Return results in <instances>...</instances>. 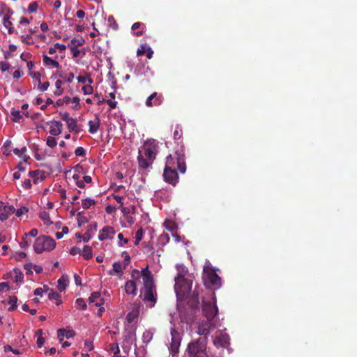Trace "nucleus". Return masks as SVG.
I'll list each match as a JSON object with an SVG mask.
<instances>
[{
    "mask_svg": "<svg viewBox=\"0 0 357 357\" xmlns=\"http://www.w3.org/2000/svg\"><path fill=\"white\" fill-rule=\"evenodd\" d=\"M15 275L13 278V281L16 283L21 282L23 280L24 276L20 271H15Z\"/></svg>",
    "mask_w": 357,
    "mask_h": 357,
    "instance_id": "obj_42",
    "label": "nucleus"
},
{
    "mask_svg": "<svg viewBox=\"0 0 357 357\" xmlns=\"http://www.w3.org/2000/svg\"><path fill=\"white\" fill-rule=\"evenodd\" d=\"M93 55L97 58L98 56V54H100L101 52H102V50L100 47H96L95 44L93 43Z\"/></svg>",
    "mask_w": 357,
    "mask_h": 357,
    "instance_id": "obj_55",
    "label": "nucleus"
},
{
    "mask_svg": "<svg viewBox=\"0 0 357 357\" xmlns=\"http://www.w3.org/2000/svg\"><path fill=\"white\" fill-rule=\"evenodd\" d=\"M204 328H208L209 333H211V331L214 330L215 328H217V321H213V320H206V321H202L199 322Z\"/></svg>",
    "mask_w": 357,
    "mask_h": 357,
    "instance_id": "obj_26",
    "label": "nucleus"
},
{
    "mask_svg": "<svg viewBox=\"0 0 357 357\" xmlns=\"http://www.w3.org/2000/svg\"><path fill=\"white\" fill-rule=\"evenodd\" d=\"M73 178L77 181V185L79 188H82L84 186V183H89V176L84 175L83 176L82 180H79V176L77 174H75L73 176Z\"/></svg>",
    "mask_w": 357,
    "mask_h": 357,
    "instance_id": "obj_29",
    "label": "nucleus"
},
{
    "mask_svg": "<svg viewBox=\"0 0 357 357\" xmlns=\"http://www.w3.org/2000/svg\"><path fill=\"white\" fill-rule=\"evenodd\" d=\"M15 209L12 205H5L3 203L0 207V220L5 221L9 216L14 213Z\"/></svg>",
    "mask_w": 357,
    "mask_h": 357,
    "instance_id": "obj_17",
    "label": "nucleus"
},
{
    "mask_svg": "<svg viewBox=\"0 0 357 357\" xmlns=\"http://www.w3.org/2000/svg\"><path fill=\"white\" fill-rule=\"evenodd\" d=\"M197 333L202 336V337H206V341L208 340V337L210 335L208 328H204L200 323L198 324Z\"/></svg>",
    "mask_w": 357,
    "mask_h": 357,
    "instance_id": "obj_28",
    "label": "nucleus"
},
{
    "mask_svg": "<svg viewBox=\"0 0 357 357\" xmlns=\"http://www.w3.org/2000/svg\"><path fill=\"white\" fill-rule=\"evenodd\" d=\"M44 292H45V291L43 288L38 287L35 289L34 295L38 296H42L43 295Z\"/></svg>",
    "mask_w": 357,
    "mask_h": 357,
    "instance_id": "obj_62",
    "label": "nucleus"
},
{
    "mask_svg": "<svg viewBox=\"0 0 357 357\" xmlns=\"http://www.w3.org/2000/svg\"><path fill=\"white\" fill-rule=\"evenodd\" d=\"M29 20L24 17H22L20 18V24L22 25V26H24V25H28L29 24Z\"/></svg>",
    "mask_w": 357,
    "mask_h": 357,
    "instance_id": "obj_63",
    "label": "nucleus"
},
{
    "mask_svg": "<svg viewBox=\"0 0 357 357\" xmlns=\"http://www.w3.org/2000/svg\"><path fill=\"white\" fill-rule=\"evenodd\" d=\"M105 299L101 296L99 291L91 294V312L96 313L98 317H101L102 313L105 311L102 306Z\"/></svg>",
    "mask_w": 357,
    "mask_h": 357,
    "instance_id": "obj_9",
    "label": "nucleus"
},
{
    "mask_svg": "<svg viewBox=\"0 0 357 357\" xmlns=\"http://www.w3.org/2000/svg\"><path fill=\"white\" fill-rule=\"evenodd\" d=\"M118 238L119 239V245L123 246L128 242V238H124L123 234L120 233L118 234Z\"/></svg>",
    "mask_w": 357,
    "mask_h": 357,
    "instance_id": "obj_51",
    "label": "nucleus"
},
{
    "mask_svg": "<svg viewBox=\"0 0 357 357\" xmlns=\"http://www.w3.org/2000/svg\"><path fill=\"white\" fill-rule=\"evenodd\" d=\"M10 18V15L8 13L5 14L3 16V24L4 27L8 29V33H13L14 32V28Z\"/></svg>",
    "mask_w": 357,
    "mask_h": 357,
    "instance_id": "obj_23",
    "label": "nucleus"
},
{
    "mask_svg": "<svg viewBox=\"0 0 357 357\" xmlns=\"http://www.w3.org/2000/svg\"><path fill=\"white\" fill-rule=\"evenodd\" d=\"M158 144L153 139H147L139 150L137 161L139 168L146 169L151 166L158 153Z\"/></svg>",
    "mask_w": 357,
    "mask_h": 357,
    "instance_id": "obj_2",
    "label": "nucleus"
},
{
    "mask_svg": "<svg viewBox=\"0 0 357 357\" xmlns=\"http://www.w3.org/2000/svg\"><path fill=\"white\" fill-rule=\"evenodd\" d=\"M177 170L178 169L165 168L163 172V177L165 181L169 184L176 185L178 181Z\"/></svg>",
    "mask_w": 357,
    "mask_h": 357,
    "instance_id": "obj_14",
    "label": "nucleus"
},
{
    "mask_svg": "<svg viewBox=\"0 0 357 357\" xmlns=\"http://www.w3.org/2000/svg\"><path fill=\"white\" fill-rule=\"evenodd\" d=\"M229 335L222 333L221 331H218L215 333V335L213 339V344L216 347H227L229 344Z\"/></svg>",
    "mask_w": 357,
    "mask_h": 357,
    "instance_id": "obj_13",
    "label": "nucleus"
},
{
    "mask_svg": "<svg viewBox=\"0 0 357 357\" xmlns=\"http://www.w3.org/2000/svg\"><path fill=\"white\" fill-rule=\"evenodd\" d=\"M218 309L215 300L212 301H203L202 313L207 320L217 321Z\"/></svg>",
    "mask_w": 357,
    "mask_h": 357,
    "instance_id": "obj_10",
    "label": "nucleus"
},
{
    "mask_svg": "<svg viewBox=\"0 0 357 357\" xmlns=\"http://www.w3.org/2000/svg\"><path fill=\"white\" fill-rule=\"evenodd\" d=\"M31 182L29 179H26L24 181L23 183H22V186L24 189L26 190H28L29 188H31Z\"/></svg>",
    "mask_w": 357,
    "mask_h": 357,
    "instance_id": "obj_60",
    "label": "nucleus"
},
{
    "mask_svg": "<svg viewBox=\"0 0 357 357\" xmlns=\"http://www.w3.org/2000/svg\"><path fill=\"white\" fill-rule=\"evenodd\" d=\"M75 153L77 156H84L85 155V150L82 147H78L75 149Z\"/></svg>",
    "mask_w": 357,
    "mask_h": 357,
    "instance_id": "obj_57",
    "label": "nucleus"
},
{
    "mask_svg": "<svg viewBox=\"0 0 357 357\" xmlns=\"http://www.w3.org/2000/svg\"><path fill=\"white\" fill-rule=\"evenodd\" d=\"M43 63L46 66H51V67L55 68H59L60 66L59 62L51 59L50 57L47 56V55H43Z\"/></svg>",
    "mask_w": 357,
    "mask_h": 357,
    "instance_id": "obj_24",
    "label": "nucleus"
},
{
    "mask_svg": "<svg viewBox=\"0 0 357 357\" xmlns=\"http://www.w3.org/2000/svg\"><path fill=\"white\" fill-rule=\"evenodd\" d=\"M63 84H64V82L62 79L56 80V82L55 83V86L56 88V90L54 92L55 96H59L63 93V90L62 89V85Z\"/></svg>",
    "mask_w": 357,
    "mask_h": 357,
    "instance_id": "obj_30",
    "label": "nucleus"
},
{
    "mask_svg": "<svg viewBox=\"0 0 357 357\" xmlns=\"http://www.w3.org/2000/svg\"><path fill=\"white\" fill-rule=\"evenodd\" d=\"M84 43V40L82 37L71 40L69 47L70 48L71 53L74 57H80L85 54L82 50L78 48L83 45Z\"/></svg>",
    "mask_w": 357,
    "mask_h": 357,
    "instance_id": "obj_11",
    "label": "nucleus"
},
{
    "mask_svg": "<svg viewBox=\"0 0 357 357\" xmlns=\"http://www.w3.org/2000/svg\"><path fill=\"white\" fill-rule=\"evenodd\" d=\"M206 337H199L191 341L186 349L188 356L189 357H204L206 356Z\"/></svg>",
    "mask_w": 357,
    "mask_h": 357,
    "instance_id": "obj_5",
    "label": "nucleus"
},
{
    "mask_svg": "<svg viewBox=\"0 0 357 357\" xmlns=\"http://www.w3.org/2000/svg\"><path fill=\"white\" fill-rule=\"evenodd\" d=\"M188 305L191 308H197L199 305V292L195 289L190 298L188 301Z\"/></svg>",
    "mask_w": 357,
    "mask_h": 357,
    "instance_id": "obj_21",
    "label": "nucleus"
},
{
    "mask_svg": "<svg viewBox=\"0 0 357 357\" xmlns=\"http://www.w3.org/2000/svg\"><path fill=\"white\" fill-rule=\"evenodd\" d=\"M192 286V276L188 274L183 268L178 269V275L175 277L174 289L178 299L185 300L190 294Z\"/></svg>",
    "mask_w": 357,
    "mask_h": 357,
    "instance_id": "obj_3",
    "label": "nucleus"
},
{
    "mask_svg": "<svg viewBox=\"0 0 357 357\" xmlns=\"http://www.w3.org/2000/svg\"><path fill=\"white\" fill-rule=\"evenodd\" d=\"M38 233V231L36 229H32L29 233L24 234V236H26V237H28V236L35 237L37 236Z\"/></svg>",
    "mask_w": 357,
    "mask_h": 357,
    "instance_id": "obj_59",
    "label": "nucleus"
},
{
    "mask_svg": "<svg viewBox=\"0 0 357 357\" xmlns=\"http://www.w3.org/2000/svg\"><path fill=\"white\" fill-rule=\"evenodd\" d=\"M113 197L120 204L121 206L123 205V197L119 195H114Z\"/></svg>",
    "mask_w": 357,
    "mask_h": 357,
    "instance_id": "obj_64",
    "label": "nucleus"
},
{
    "mask_svg": "<svg viewBox=\"0 0 357 357\" xmlns=\"http://www.w3.org/2000/svg\"><path fill=\"white\" fill-rule=\"evenodd\" d=\"M26 151V147H23L20 149L17 148L13 149V152L15 155H18L20 158H22L23 159H29V157L25 154Z\"/></svg>",
    "mask_w": 357,
    "mask_h": 357,
    "instance_id": "obj_31",
    "label": "nucleus"
},
{
    "mask_svg": "<svg viewBox=\"0 0 357 357\" xmlns=\"http://www.w3.org/2000/svg\"><path fill=\"white\" fill-rule=\"evenodd\" d=\"M100 126V122L98 117L96 116L94 121H91V134H93L97 132Z\"/></svg>",
    "mask_w": 357,
    "mask_h": 357,
    "instance_id": "obj_32",
    "label": "nucleus"
},
{
    "mask_svg": "<svg viewBox=\"0 0 357 357\" xmlns=\"http://www.w3.org/2000/svg\"><path fill=\"white\" fill-rule=\"evenodd\" d=\"M61 77L62 78L63 82L70 83L73 82L75 77L73 73H70L68 76L61 75Z\"/></svg>",
    "mask_w": 357,
    "mask_h": 357,
    "instance_id": "obj_50",
    "label": "nucleus"
},
{
    "mask_svg": "<svg viewBox=\"0 0 357 357\" xmlns=\"http://www.w3.org/2000/svg\"><path fill=\"white\" fill-rule=\"evenodd\" d=\"M146 44L142 45L139 48L137 49V56H142L144 54L148 49Z\"/></svg>",
    "mask_w": 357,
    "mask_h": 357,
    "instance_id": "obj_46",
    "label": "nucleus"
},
{
    "mask_svg": "<svg viewBox=\"0 0 357 357\" xmlns=\"http://www.w3.org/2000/svg\"><path fill=\"white\" fill-rule=\"evenodd\" d=\"M165 168L178 169L181 173H185L186 171V166L183 151L178 150L173 155H168L166 158V165Z\"/></svg>",
    "mask_w": 357,
    "mask_h": 357,
    "instance_id": "obj_4",
    "label": "nucleus"
},
{
    "mask_svg": "<svg viewBox=\"0 0 357 357\" xmlns=\"http://www.w3.org/2000/svg\"><path fill=\"white\" fill-rule=\"evenodd\" d=\"M23 160H24L23 162H20L17 165V169H18L19 172H24L25 170V165L27 162L28 159H23Z\"/></svg>",
    "mask_w": 357,
    "mask_h": 357,
    "instance_id": "obj_56",
    "label": "nucleus"
},
{
    "mask_svg": "<svg viewBox=\"0 0 357 357\" xmlns=\"http://www.w3.org/2000/svg\"><path fill=\"white\" fill-rule=\"evenodd\" d=\"M49 132L52 136H57L62 132V123L58 121H52L49 123Z\"/></svg>",
    "mask_w": 357,
    "mask_h": 357,
    "instance_id": "obj_18",
    "label": "nucleus"
},
{
    "mask_svg": "<svg viewBox=\"0 0 357 357\" xmlns=\"http://www.w3.org/2000/svg\"><path fill=\"white\" fill-rule=\"evenodd\" d=\"M140 276H142V271L139 272L137 269H133L131 273V280H138Z\"/></svg>",
    "mask_w": 357,
    "mask_h": 357,
    "instance_id": "obj_44",
    "label": "nucleus"
},
{
    "mask_svg": "<svg viewBox=\"0 0 357 357\" xmlns=\"http://www.w3.org/2000/svg\"><path fill=\"white\" fill-rule=\"evenodd\" d=\"M125 291L127 294L135 296L137 294V288L135 281L128 280L125 284Z\"/></svg>",
    "mask_w": 357,
    "mask_h": 357,
    "instance_id": "obj_20",
    "label": "nucleus"
},
{
    "mask_svg": "<svg viewBox=\"0 0 357 357\" xmlns=\"http://www.w3.org/2000/svg\"><path fill=\"white\" fill-rule=\"evenodd\" d=\"M30 243H31V241L28 239V237H26V236L24 235V237L22 240V241L20 243V246L22 248H25L29 246Z\"/></svg>",
    "mask_w": 357,
    "mask_h": 357,
    "instance_id": "obj_47",
    "label": "nucleus"
},
{
    "mask_svg": "<svg viewBox=\"0 0 357 357\" xmlns=\"http://www.w3.org/2000/svg\"><path fill=\"white\" fill-rule=\"evenodd\" d=\"M75 236L77 239V245L70 249V253L72 255H76L77 254L82 252L85 259H89V250L88 249V245H82V243H86L89 241V234L88 232H85L84 234L77 233Z\"/></svg>",
    "mask_w": 357,
    "mask_h": 357,
    "instance_id": "obj_7",
    "label": "nucleus"
},
{
    "mask_svg": "<svg viewBox=\"0 0 357 357\" xmlns=\"http://www.w3.org/2000/svg\"><path fill=\"white\" fill-rule=\"evenodd\" d=\"M137 317V313L135 312H129L126 316V319L128 323H132Z\"/></svg>",
    "mask_w": 357,
    "mask_h": 357,
    "instance_id": "obj_41",
    "label": "nucleus"
},
{
    "mask_svg": "<svg viewBox=\"0 0 357 357\" xmlns=\"http://www.w3.org/2000/svg\"><path fill=\"white\" fill-rule=\"evenodd\" d=\"M10 68V64L6 61L0 62V69L2 72L8 71Z\"/></svg>",
    "mask_w": 357,
    "mask_h": 357,
    "instance_id": "obj_53",
    "label": "nucleus"
},
{
    "mask_svg": "<svg viewBox=\"0 0 357 357\" xmlns=\"http://www.w3.org/2000/svg\"><path fill=\"white\" fill-rule=\"evenodd\" d=\"M48 298L50 300H56L58 301L60 298V296L58 293L54 291L53 290H50V291L48 294Z\"/></svg>",
    "mask_w": 357,
    "mask_h": 357,
    "instance_id": "obj_49",
    "label": "nucleus"
},
{
    "mask_svg": "<svg viewBox=\"0 0 357 357\" xmlns=\"http://www.w3.org/2000/svg\"><path fill=\"white\" fill-rule=\"evenodd\" d=\"M75 335L74 331L70 329L60 328L57 331V336L60 342H62L65 337L69 339L74 337Z\"/></svg>",
    "mask_w": 357,
    "mask_h": 357,
    "instance_id": "obj_19",
    "label": "nucleus"
},
{
    "mask_svg": "<svg viewBox=\"0 0 357 357\" xmlns=\"http://www.w3.org/2000/svg\"><path fill=\"white\" fill-rule=\"evenodd\" d=\"M202 278L207 289H218L221 287V278L212 267L208 266L204 267Z\"/></svg>",
    "mask_w": 357,
    "mask_h": 357,
    "instance_id": "obj_6",
    "label": "nucleus"
},
{
    "mask_svg": "<svg viewBox=\"0 0 357 357\" xmlns=\"http://www.w3.org/2000/svg\"><path fill=\"white\" fill-rule=\"evenodd\" d=\"M28 211H29L28 208H26L25 206H22L16 211L15 215L17 217H20L22 215L26 214Z\"/></svg>",
    "mask_w": 357,
    "mask_h": 357,
    "instance_id": "obj_45",
    "label": "nucleus"
},
{
    "mask_svg": "<svg viewBox=\"0 0 357 357\" xmlns=\"http://www.w3.org/2000/svg\"><path fill=\"white\" fill-rule=\"evenodd\" d=\"M11 114L13 116L14 121H18L21 118L20 112L19 110L13 109L11 111Z\"/></svg>",
    "mask_w": 357,
    "mask_h": 357,
    "instance_id": "obj_48",
    "label": "nucleus"
},
{
    "mask_svg": "<svg viewBox=\"0 0 357 357\" xmlns=\"http://www.w3.org/2000/svg\"><path fill=\"white\" fill-rule=\"evenodd\" d=\"M172 341L170 344V351L173 356H174L178 352L181 344V337L179 333L174 329L171 330Z\"/></svg>",
    "mask_w": 357,
    "mask_h": 357,
    "instance_id": "obj_12",
    "label": "nucleus"
},
{
    "mask_svg": "<svg viewBox=\"0 0 357 357\" xmlns=\"http://www.w3.org/2000/svg\"><path fill=\"white\" fill-rule=\"evenodd\" d=\"M182 129L180 128L178 125H177L173 133L174 138L176 140H179L182 137Z\"/></svg>",
    "mask_w": 357,
    "mask_h": 357,
    "instance_id": "obj_35",
    "label": "nucleus"
},
{
    "mask_svg": "<svg viewBox=\"0 0 357 357\" xmlns=\"http://www.w3.org/2000/svg\"><path fill=\"white\" fill-rule=\"evenodd\" d=\"M116 231L111 226H105L100 231L98 235V239L104 241L106 239H112Z\"/></svg>",
    "mask_w": 357,
    "mask_h": 357,
    "instance_id": "obj_16",
    "label": "nucleus"
},
{
    "mask_svg": "<svg viewBox=\"0 0 357 357\" xmlns=\"http://www.w3.org/2000/svg\"><path fill=\"white\" fill-rule=\"evenodd\" d=\"M82 206L84 209H88L89 208V198H86L82 201Z\"/></svg>",
    "mask_w": 357,
    "mask_h": 357,
    "instance_id": "obj_61",
    "label": "nucleus"
},
{
    "mask_svg": "<svg viewBox=\"0 0 357 357\" xmlns=\"http://www.w3.org/2000/svg\"><path fill=\"white\" fill-rule=\"evenodd\" d=\"M75 307L79 309L86 310L87 305L82 298H77L75 301Z\"/></svg>",
    "mask_w": 357,
    "mask_h": 357,
    "instance_id": "obj_36",
    "label": "nucleus"
},
{
    "mask_svg": "<svg viewBox=\"0 0 357 357\" xmlns=\"http://www.w3.org/2000/svg\"><path fill=\"white\" fill-rule=\"evenodd\" d=\"M142 238H143V230H142V229H139L137 231V232L135 234V244L137 245L139 243V241L142 239Z\"/></svg>",
    "mask_w": 357,
    "mask_h": 357,
    "instance_id": "obj_40",
    "label": "nucleus"
},
{
    "mask_svg": "<svg viewBox=\"0 0 357 357\" xmlns=\"http://www.w3.org/2000/svg\"><path fill=\"white\" fill-rule=\"evenodd\" d=\"M142 277L143 280V287L141 290L140 296L150 307H153L157 302L158 296L156 287L153 282V276L149 271L148 266L142 268Z\"/></svg>",
    "mask_w": 357,
    "mask_h": 357,
    "instance_id": "obj_1",
    "label": "nucleus"
},
{
    "mask_svg": "<svg viewBox=\"0 0 357 357\" xmlns=\"http://www.w3.org/2000/svg\"><path fill=\"white\" fill-rule=\"evenodd\" d=\"M77 80L79 83L85 84L86 81L89 82V77L88 75H86V76L79 75L78 77H77Z\"/></svg>",
    "mask_w": 357,
    "mask_h": 357,
    "instance_id": "obj_54",
    "label": "nucleus"
},
{
    "mask_svg": "<svg viewBox=\"0 0 357 357\" xmlns=\"http://www.w3.org/2000/svg\"><path fill=\"white\" fill-rule=\"evenodd\" d=\"M49 86L50 83L48 82H45L43 84H40L38 86V89L41 91H45L46 90H47Z\"/></svg>",
    "mask_w": 357,
    "mask_h": 357,
    "instance_id": "obj_58",
    "label": "nucleus"
},
{
    "mask_svg": "<svg viewBox=\"0 0 357 357\" xmlns=\"http://www.w3.org/2000/svg\"><path fill=\"white\" fill-rule=\"evenodd\" d=\"M17 298L16 296H10L8 298V304L10 307L8 308L9 311H13L17 307Z\"/></svg>",
    "mask_w": 357,
    "mask_h": 357,
    "instance_id": "obj_33",
    "label": "nucleus"
},
{
    "mask_svg": "<svg viewBox=\"0 0 357 357\" xmlns=\"http://www.w3.org/2000/svg\"><path fill=\"white\" fill-rule=\"evenodd\" d=\"M93 101L96 102L97 104H99L100 102H101V100H100V98L97 94L94 95ZM102 102H106L108 104V105L110 107V109L116 108V104H117V102L114 100H105L104 98H102ZM91 103H92L91 99Z\"/></svg>",
    "mask_w": 357,
    "mask_h": 357,
    "instance_id": "obj_25",
    "label": "nucleus"
},
{
    "mask_svg": "<svg viewBox=\"0 0 357 357\" xmlns=\"http://www.w3.org/2000/svg\"><path fill=\"white\" fill-rule=\"evenodd\" d=\"M46 144L47 145L50 147V148H54L56 146L57 144V142H56V139L52 137V136H49L47 138V140H46Z\"/></svg>",
    "mask_w": 357,
    "mask_h": 357,
    "instance_id": "obj_38",
    "label": "nucleus"
},
{
    "mask_svg": "<svg viewBox=\"0 0 357 357\" xmlns=\"http://www.w3.org/2000/svg\"><path fill=\"white\" fill-rule=\"evenodd\" d=\"M162 95L160 93H158L157 92H153L147 98L145 104L147 107H151L153 106H159L162 103Z\"/></svg>",
    "mask_w": 357,
    "mask_h": 357,
    "instance_id": "obj_15",
    "label": "nucleus"
},
{
    "mask_svg": "<svg viewBox=\"0 0 357 357\" xmlns=\"http://www.w3.org/2000/svg\"><path fill=\"white\" fill-rule=\"evenodd\" d=\"M10 287L8 282H0V293L7 292L10 291Z\"/></svg>",
    "mask_w": 357,
    "mask_h": 357,
    "instance_id": "obj_39",
    "label": "nucleus"
},
{
    "mask_svg": "<svg viewBox=\"0 0 357 357\" xmlns=\"http://www.w3.org/2000/svg\"><path fill=\"white\" fill-rule=\"evenodd\" d=\"M66 124L70 131H75L77 130V123L74 119L70 118V120L66 122Z\"/></svg>",
    "mask_w": 357,
    "mask_h": 357,
    "instance_id": "obj_37",
    "label": "nucleus"
},
{
    "mask_svg": "<svg viewBox=\"0 0 357 357\" xmlns=\"http://www.w3.org/2000/svg\"><path fill=\"white\" fill-rule=\"evenodd\" d=\"M39 217L43 220V223L45 225L49 226V225H51L52 224H53V222L51 221L49 213H47L45 211H41L39 213Z\"/></svg>",
    "mask_w": 357,
    "mask_h": 357,
    "instance_id": "obj_27",
    "label": "nucleus"
},
{
    "mask_svg": "<svg viewBox=\"0 0 357 357\" xmlns=\"http://www.w3.org/2000/svg\"><path fill=\"white\" fill-rule=\"evenodd\" d=\"M69 282V278L67 275H63L57 281V289L59 291H64Z\"/></svg>",
    "mask_w": 357,
    "mask_h": 357,
    "instance_id": "obj_22",
    "label": "nucleus"
},
{
    "mask_svg": "<svg viewBox=\"0 0 357 357\" xmlns=\"http://www.w3.org/2000/svg\"><path fill=\"white\" fill-rule=\"evenodd\" d=\"M113 271L116 273H122L121 264L119 262L113 264Z\"/></svg>",
    "mask_w": 357,
    "mask_h": 357,
    "instance_id": "obj_52",
    "label": "nucleus"
},
{
    "mask_svg": "<svg viewBox=\"0 0 357 357\" xmlns=\"http://www.w3.org/2000/svg\"><path fill=\"white\" fill-rule=\"evenodd\" d=\"M38 8V6L37 2H33L29 4L26 11L29 13H35L37 11Z\"/></svg>",
    "mask_w": 357,
    "mask_h": 357,
    "instance_id": "obj_43",
    "label": "nucleus"
},
{
    "mask_svg": "<svg viewBox=\"0 0 357 357\" xmlns=\"http://www.w3.org/2000/svg\"><path fill=\"white\" fill-rule=\"evenodd\" d=\"M43 331L42 330H38L36 332V335L37 336V345L38 347H41L45 343V338L42 337Z\"/></svg>",
    "mask_w": 357,
    "mask_h": 357,
    "instance_id": "obj_34",
    "label": "nucleus"
},
{
    "mask_svg": "<svg viewBox=\"0 0 357 357\" xmlns=\"http://www.w3.org/2000/svg\"><path fill=\"white\" fill-rule=\"evenodd\" d=\"M56 242L52 238L47 236H40L36 239L33 248L36 252L42 253L54 250Z\"/></svg>",
    "mask_w": 357,
    "mask_h": 357,
    "instance_id": "obj_8",
    "label": "nucleus"
}]
</instances>
